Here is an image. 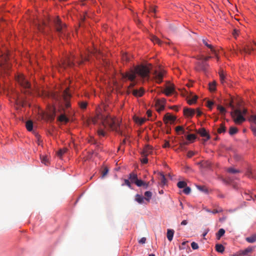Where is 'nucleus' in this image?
Segmentation results:
<instances>
[{
  "label": "nucleus",
  "instance_id": "obj_21",
  "mask_svg": "<svg viewBox=\"0 0 256 256\" xmlns=\"http://www.w3.org/2000/svg\"><path fill=\"white\" fill-rule=\"evenodd\" d=\"M151 148L149 146H146L142 152V156H147L151 152Z\"/></svg>",
  "mask_w": 256,
  "mask_h": 256
},
{
  "label": "nucleus",
  "instance_id": "obj_14",
  "mask_svg": "<svg viewBox=\"0 0 256 256\" xmlns=\"http://www.w3.org/2000/svg\"><path fill=\"white\" fill-rule=\"evenodd\" d=\"M176 119V118L175 116L170 114L168 113L166 114L164 117V121L166 124L168 122H174Z\"/></svg>",
  "mask_w": 256,
  "mask_h": 256
},
{
  "label": "nucleus",
  "instance_id": "obj_8",
  "mask_svg": "<svg viewBox=\"0 0 256 256\" xmlns=\"http://www.w3.org/2000/svg\"><path fill=\"white\" fill-rule=\"evenodd\" d=\"M198 60L199 61H198L196 64V70L198 71H202L206 72L209 66L208 64L200 58H198Z\"/></svg>",
  "mask_w": 256,
  "mask_h": 256
},
{
  "label": "nucleus",
  "instance_id": "obj_62",
  "mask_svg": "<svg viewBox=\"0 0 256 256\" xmlns=\"http://www.w3.org/2000/svg\"><path fill=\"white\" fill-rule=\"evenodd\" d=\"M146 238L144 237H143V238H141L140 240H139V243L143 244L146 243Z\"/></svg>",
  "mask_w": 256,
  "mask_h": 256
},
{
  "label": "nucleus",
  "instance_id": "obj_52",
  "mask_svg": "<svg viewBox=\"0 0 256 256\" xmlns=\"http://www.w3.org/2000/svg\"><path fill=\"white\" fill-rule=\"evenodd\" d=\"M124 182V184H122V186L126 185L130 188H131V182L128 180L125 179Z\"/></svg>",
  "mask_w": 256,
  "mask_h": 256
},
{
  "label": "nucleus",
  "instance_id": "obj_31",
  "mask_svg": "<svg viewBox=\"0 0 256 256\" xmlns=\"http://www.w3.org/2000/svg\"><path fill=\"white\" fill-rule=\"evenodd\" d=\"M224 233L225 230L223 228H220L216 234L217 239L220 240L224 235Z\"/></svg>",
  "mask_w": 256,
  "mask_h": 256
},
{
  "label": "nucleus",
  "instance_id": "obj_26",
  "mask_svg": "<svg viewBox=\"0 0 256 256\" xmlns=\"http://www.w3.org/2000/svg\"><path fill=\"white\" fill-rule=\"evenodd\" d=\"M217 108L220 111V114L222 115V117L224 118V116H225L226 113V108L224 107H223L220 105L218 106Z\"/></svg>",
  "mask_w": 256,
  "mask_h": 256
},
{
  "label": "nucleus",
  "instance_id": "obj_43",
  "mask_svg": "<svg viewBox=\"0 0 256 256\" xmlns=\"http://www.w3.org/2000/svg\"><path fill=\"white\" fill-rule=\"evenodd\" d=\"M196 138V136L194 134H190L187 136L186 139L189 141L194 140Z\"/></svg>",
  "mask_w": 256,
  "mask_h": 256
},
{
  "label": "nucleus",
  "instance_id": "obj_58",
  "mask_svg": "<svg viewBox=\"0 0 256 256\" xmlns=\"http://www.w3.org/2000/svg\"><path fill=\"white\" fill-rule=\"evenodd\" d=\"M220 78L221 82L222 83H224V78H225V76H224V74L222 72H220Z\"/></svg>",
  "mask_w": 256,
  "mask_h": 256
},
{
  "label": "nucleus",
  "instance_id": "obj_50",
  "mask_svg": "<svg viewBox=\"0 0 256 256\" xmlns=\"http://www.w3.org/2000/svg\"><path fill=\"white\" fill-rule=\"evenodd\" d=\"M184 192L186 194H188L191 192V188L190 187L186 186L183 190Z\"/></svg>",
  "mask_w": 256,
  "mask_h": 256
},
{
  "label": "nucleus",
  "instance_id": "obj_13",
  "mask_svg": "<svg viewBox=\"0 0 256 256\" xmlns=\"http://www.w3.org/2000/svg\"><path fill=\"white\" fill-rule=\"evenodd\" d=\"M195 112V110L192 108H184V114L186 116L192 117Z\"/></svg>",
  "mask_w": 256,
  "mask_h": 256
},
{
  "label": "nucleus",
  "instance_id": "obj_59",
  "mask_svg": "<svg viewBox=\"0 0 256 256\" xmlns=\"http://www.w3.org/2000/svg\"><path fill=\"white\" fill-rule=\"evenodd\" d=\"M143 158L141 160V162L142 164H146L148 162V159L147 158V156H142Z\"/></svg>",
  "mask_w": 256,
  "mask_h": 256
},
{
  "label": "nucleus",
  "instance_id": "obj_2",
  "mask_svg": "<svg viewBox=\"0 0 256 256\" xmlns=\"http://www.w3.org/2000/svg\"><path fill=\"white\" fill-rule=\"evenodd\" d=\"M150 68L147 66L140 65L136 66L134 72L122 74L123 78H128L132 82L136 78V74H138L142 79L148 80L150 78Z\"/></svg>",
  "mask_w": 256,
  "mask_h": 256
},
{
  "label": "nucleus",
  "instance_id": "obj_6",
  "mask_svg": "<svg viewBox=\"0 0 256 256\" xmlns=\"http://www.w3.org/2000/svg\"><path fill=\"white\" fill-rule=\"evenodd\" d=\"M54 24L56 30L60 36L66 34V26L62 24L60 19L57 17L54 20Z\"/></svg>",
  "mask_w": 256,
  "mask_h": 256
},
{
  "label": "nucleus",
  "instance_id": "obj_30",
  "mask_svg": "<svg viewBox=\"0 0 256 256\" xmlns=\"http://www.w3.org/2000/svg\"><path fill=\"white\" fill-rule=\"evenodd\" d=\"M26 126L28 130L30 132L33 128V123L31 120H28L26 122Z\"/></svg>",
  "mask_w": 256,
  "mask_h": 256
},
{
  "label": "nucleus",
  "instance_id": "obj_60",
  "mask_svg": "<svg viewBox=\"0 0 256 256\" xmlns=\"http://www.w3.org/2000/svg\"><path fill=\"white\" fill-rule=\"evenodd\" d=\"M194 152H193L192 151H189L188 152V154H187V156L188 158H191L193 156H194Z\"/></svg>",
  "mask_w": 256,
  "mask_h": 256
},
{
  "label": "nucleus",
  "instance_id": "obj_32",
  "mask_svg": "<svg viewBox=\"0 0 256 256\" xmlns=\"http://www.w3.org/2000/svg\"><path fill=\"white\" fill-rule=\"evenodd\" d=\"M144 199L148 201V202H150L152 196V192L150 191H146L144 192Z\"/></svg>",
  "mask_w": 256,
  "mask_h": 256
},
{
  "label": "nucleus",
  "instance_id": "obj_61",
  "mask_svg": "<svg viewBox=\"0 0 256 256\" xmlns=\"http://www.w3.org/2000/svg\"><path fill=\"white\" fill-rule=\"evenodd\" d=\"M238 34H239V30H236V29H234V30L232 34H233L234 36L236 37L238 35Z\"/></svg>",
  "mask_w": 256,
  "mask_h": 256
},
{
  "label": "nucleus",
  "instance_id": "obj_4",
  "mask_svg": "<svg viewBox=\"0 0 256 256\" xmlns=\"http://www.w3.org/2000/svg\"><path fill=\"white\" fill-rule=\"evenodd\" d=\"M247 113V110L244 108L242 111L240 109L234 110L230 112L232 116L234 118V121L236 124H240L246 120V118L243 115H246Z\"/></svg>",
  "mask_w": 256,
  "mask_h": 256
},
{
  "label": "nucleus",
  "instance_id": "obj_40",
  "mask_svg": "<svg viewBox=\"0 0 256 256\" xmlns=\"http://www.w3.org/2000/svg\"><path fill=\"white\" fill-rule=\"evenodd\" d=\"M248 120L250 122H254V124H256V115H250L248 118Z\"/></svg>",
  "mask_w": 256,
  "mask_h": 256
},
{
  "label": "nucleus",
  "instance_id": "obj_5",
  "mask_svg": "<svg viewBox=\"0 0 256 256\" xmlns=\"http://www.w3.org/2000/svg\"><path fill=\"white\" fill-rule=\"evenodd\" d=\"M16 80L20 86L25 89L26 90L24 92V93L30 94L32 92L30 84L25 78L23 74L18 76L16 78Z\"/></svg>",
  "mask_w": 256,
  "mask_h": 256
},
{
  "label": "nucleus",
  "instance_id": "obj_24",
  "mask_svg": "<svg viewBox=\"0 0 256 256\" xmlns=\"http://www.w3.org/2000/svg\"><path fill=\"white\" fill-rule=\"evenodd\" d=\"M246 240L249 243L254 242L256 241V234H254L251 236H250L246 238Z\"/></svg>",
  "mask_w": 256,
  "mask_h": 256
},
{
  "label": "nucleus",
  "instance_id": "obj_63",
  "mask_svg": "<svg viewBox=\"0 0 256 256\" xmlns=\"http://www.w3.org/2000/svg\"><path fill=\"white\" fill-rule=\"evenodd\" d=\"M93 54L96 56L97 57V58H98V54H101V52L100 50H95V51L94 52H93Z\"/></svg>",
  "mask_w": 256,
  "mask_h": 256
},
{
  "label": "nucleus",
  "instance_id": "obj_9",
  "mask_svg": "<svg viewBox=\"0 0 256 256\" xmlns=\"http://www.w3.org/2000/svg\"><path fill=\"white\" fill-rule=\"evenodd\" d=\"M166 103V100L164 98L161 99H157L156 100V110L158 112L163 110L165 107V104Z\"/></svg>",
  "mask_w": 256,
  "mask_h": 256
},
{
  "label": "nucleus",
  "instance_id": "obj_1",
  "mask_svg": "<svg viewBox=\"0 0 256 256\" xmlns=\"http://www.w3.org/2000/svg\"><path fill=\"white\" fill-rule=\"evenodd\" d=\"M96 119L100 120L104 126H108L112 130H115L122 135V132L120 130V122L118 120L114 119L110 116L105 115L100 112L97 114L96 118L92 120L94 124L96 122Z\"/></svg>",
  "mask_w": 256,
  "mask_h": 256
},
{
  "label": "nucleus",
  "instance_id": "obj_23",
  "mask_svg": "<svg viewBox=\"0 0 256 256\" xmlns=\"http://www.w3.org/2000/svg\"><path fill=\"white\" fill-rule=\"evenodd\" d=\"M150 39L154 44H157L159 45L161 44V41L156 36L152 35L150 36Z\"/></svg>",
  "mask_w": 256,
  "mask_h": 256
},
{
  "label": "nucleus",
  "instance_id": "obj_11",
  "mask_svg": "<svg viewBox=\"0 0 256 256\" xmlns=\"http://www.w3.org/2000/svg\"><path fill=\"white\" fill-rule=\"evenodd\" d=\"M153 74L154 76V78L156 82L160 84L162 82L164 74L162 72H158L156 70L154 72Z\"/></svg>",
  "mask_w": 256,
  "mask_h": 256
},
{
  "label": "nucleus",
  "instance_id": "obj_49",
  "mask_svg": "<svg viewBox=\"0 0 256 256\" xmlns=\"http://www.w3.org/2000/svg\"><path fill=\"white\" fill-rule=\"evenodd\" d=\"M209 89L210 91H214L216 90V84L214 82L209 84Z\"/></svg>",
  "mask_w": 256,
  "mask_h": 256
},
{
  "label": "nucleus",
  "instance_id": "obj_29",
  "mask_svg": "<svg viewBox=\"0 0 256 256\" xmlns=\"http://www.w3.org/2000/svg\"><path fill=\"white\" fill-rule=\"evenodd\" d=\"M216 250L219 252L222 253L224 252V248L221 244H216Z\"/></svg>",
  "mask_w": 256,
  "mask_h": 256
},
{
  "label": "nucleus",
  "instance_id": "obj_7",
  "mask_svg": "<svg viewBox=\"0 0 256 256\" xmlns=\"http://www.w3.org/2000/svg\"><path fill=\"white\" fill-rule=\"evenodd\" d=\"M8 58L7 55H2V58L0 60V75L3 72H5L6 70H8L10 68V64L7 63Z\"/></svg>",
  "mask_w": 256,
  "mask_h": 256
},
{
  "label": "nucleus",
  "instance_id": "obj_42",
  "mask_svg": "<svg viewBox=\"0 0 256 256\" xmlns=\"http://www.w3.org/2000/svg\"><path fill=\"white\" fill-rule=\"evenodd\" d=\"M66 148L60 149L57 152V154L59 157H61L66 152Z\"/></svg>",
  "mask_w": 256,
  "mask_h": 256
},
{
  "label": "nucleus",
  "instance_id": "obj_15",
  "mask_svg": "<svg viewBox=\"0 0 256 256\" xmlns=\"http://www.w3.org/2000/svg\"><path fill=\"white\" fill-rule=\"evenodd\" d=\"M198 132L201 136L206 138V140H208L210 138V134L207 132L204 128H202L198 130Z\"/></svg>",
  "mask_w": 256,
  "mask_h": 256
},
{
  "label": "nucleus",
  "instance_id": "obj_17",
  "mask_svg": "<svg viewBox=\"0 0 256 256\" xmlns=\"http://www.w3.org/2000/svg\"><path fill=\"white\" fill-rule=\"evenodd\" d=\"M254 250V248L252 247H248L245 250H241L239 252L240 255L248 256L249 254L251 253Z\"/></svg>",
  "mask_w": 256,
  "mask_h": 256
},
{
  "label": "nucleus",
  "instance_id": "obj_19",
  "mask_svg": "<svg viewBox=\"0 0 256 256\" xmlns=\"http://www.w3.org/2000/svg\"><path fill=\"white\" fill-rule=\"evenodd\" d=\"M132 93L135 96L140 97L144 94V90L142 88L140 90H133Z\"/></svg>",
  "mask_w": 256,
  "mask_h": 256
},
{
  "label": "nucleus",
  "instance_id": "obj_34",
  "mask_svg": "<svg viewBox=\"0 0 256 256\" xmlns=\"http://www.w3.org/2000/svg\"><path fill=\"white\" fill-rule=\"evenodd\" d=\"M58 120L61 122H65L66 123L68 122L69 120L68 118L64 114H61L58 117Z\"/></svg>",
  "mask_w": 256,
  "mask_h": 256
},
{
  "label": "nucleus",
  "instance_id": "obj_28",
  "mask_svg": "<svg viewBox=\"0 0 256 256\" xmlns=\"http://www.w3.org/2000/svg\"><path fill=\"white\" fill-rule=\"evenodd\" d=\"M134 120L136 123L139 124L140 125H142L145 122L146 119L145 118H139L138 117H134Z\"/></svg>",
  "mask_w": 256,
  "mask_h": 256
},
{
  "label": "nucleus",
  "instance_id": "obj_38",
  "mask_svg": "<svg viewBox=\"0 0 256 256\" xmlns=\"http://www.w3.org/2000/svg\"><path fill=\"white\" fill-rule=\"evenodd\" d=\"M176 131L180 134V132H181V134H184L185 133V130L184 129L182 126H178L176 128Z\"/></svg>",
  "mask_w": 256,
  "mask_h": 256
},
{
  "label": "nucleus",
  "instance_id": "obj_22",
  "mask_svg": "<svg viewBox=\"0 0 256 256\" xmlns=\"http://www.w3.org/2000/svg\"><path fill=\"white\" fill-rule=\"evenodd\" d=\"M128 178L131 182L135 183V182L138 180L137 174L133 172L130 173L129 174Z\"/></svg>",
  "mask_w": 256,
  "mask_h": 256
},
{
  "label": "nucleus",
  "instance_id": "obj_20",
  "mask_svg": "<svg viewBox=\"0 0 256 256\" xmlns=\"http://www.w3.org/2000/svg\"><path fill=\"white\" fill-rule=\"evenodd\" d=\"M174 233V230L168 229L167 233H166V236H167L168 240L170 242H171L172 240Z\"/></svg>",
  "mask_w": 256,
  "mask_h": 256
},
{
  "label": "nucleus",
  "instance_id": "obj_53",
  "mask_svg": "<svg viewBox=\"0 0 256 256\" xmlns=\"http://www.w3.org/2000/svg\"><path fill=\"white\" fill-rule=\"evenodd\" d=\"M191 246L193 250H197L198 248V246L197 243L192 242L191 244Z\"/></svg>",
  "mask_w": 256,
  "mask_h": 256
},
{
  "label": "nucleus",
  "instance_id": "obj_12",
  "mask_svg": "<svg viewBox=\"0 0 256 256\" xmlns=\"http://www.w3.org/2000/svg\"><path fill=\"white\" fill-rule=\"evenodd\" d=\"M63 97L65 102V106L66 108H68L70 106V104L68 102V100L70 97V94L68 93V90L64 91Z\"/></svg>",
  "mask_w": 256,
  "mask_h": 256
},
{
  "label": "nucleus",
  "instance_id": "obj_16",
  "mask_svg": "<svg viewBox=\"0 0 256 256\" xmlns=\"http://www.w3.org/2000/svg\"><path fill=\"white\" fill-rule=\"evenodd\" d=\"M256 44H254V46H244L242 50L244 53L250 54L254 50L255 48L254 47H256Z\"/></svg>",
  "mask_w": 256,
  "mask_h": 256
},
{
  "label": "nucleus",
  "instance_id": "obj_55",
  "mask_svg": "<svg viewBox=\"0 0 256 256\" xmlns=\"http://www.w3.org/2000/svg\"><path fill=\"white\" fill-rule=\"evenodd\" d=\"M243 197L244 198L248 200H250L252 198V196H251L249 195L246 193L244 194Z\"/></svg>",
  "mask_w": 256,
  "mask_h": 256
},
{
  "label": "nucleus",
  "instance_id": "obj_54",
  "mask_svg": "<svg viewBox=\"0 0 256 256\" xmlns=\"http://www.w3.org/2000/svg\"><path fill=\"white\" fill-rule=\"evenodd\" d=\"M228 106L230 107L232 110V111H234V110H236L234 108V100H231V101L228 104Z\"/></svg>",
  "mask_w": 256,
  "mask_h": 256
},
{
  "label": "nucleus",
  "instance_id": "obj_57",
  "mask_svg": "<svg viewBox=\"0 0 256 256\" xmlns=\"http://www.w3.org/2000/svg\"><path fill=\"white\" fill-rule=\"evenodd\" d=\"M98 134L100 136H105V132L102 129H99L98 130Z\"/></svg>",
  "mask_w": 256,
  "mask_h": 256
},
{
  "label": "nucleus",
  "instance_id": "obj_47",
  "mask_svg": "<svg viewBox=\"0 0 256 256\" xmlns=\"http://www.w3.org/2000/svg\"><path fill=\"white\" fill-rule=\"evenodd\" d=\"M122 61L128 62L130 60V58L127 54H123L122 56Z\"/></svg>",
  "mask_w": 256,
  "mask_h": 256
},
{
  "label": "nucleus",
  "instance_id": "obj_44",
  "mask_svg": "<svg viewBox=\"0 0 256 256\" xmlns=\"http://www.w3.org/2000/svg\"><path fill=\"white\" fill-rule=\"evenodd\" d=\"M198 98L197 96H193L191 99H190L188 100V103L189 104H193L195 103L196 101V100Z\"/></svg>",
  "mask_w": 256,
  "mask_h": 256
},
{
  "label": "nucleus",
  "instance_id": "obj_51",
  "mask_svg": "<svg viewBox=\"0 0 256 256\" xmlns=\"http://www.w3.org/2000/svg\"><path fill=\"white\" fill-rule=\"evenodd\" d=\"M45 25H46L45 22H42V25H40V24H39L38 26V30L42 32H44V33L45 32L44 30V26H45Z\"/></svg>",
  "mask_w": 256,
  "mask_h": 256
},
{
  "label": "nucleus",
  "instance_id": "obj_41",
  "mask_svg": "<svg viewBox=\"0 0 256 256\" xmlns=\"http://www.w3.org/2000/svg\"><path fill=\"white\" fill-rule=\"evenodd\" d=\"M78 104L82 109H85L87 106L88 103L86 102L82 101L79 102Z\"/></svg>",
  "mask_w": 256,
  "mask_h": 256
},
{
  "label": "nucleus",
  "instance_id": "obj_10",
  "mask_svg": "<svg viewBox=\"0 0 256 256\" xmlns=\"http://www.w3.org/2000/svg\"><path fill=\"white\" fill-rule=\"evenodd\" d=\"M174 86L172 84L168 82L163 92L166 96H169L174 92Z\"/></svg>",
  "mask_w": 256,
  "mask_h": 256
},
{
  "label": "nucleus",
  "instance_id": "obj_3",
  "mask_svg": "<svg viewBox=\"0 0 256 256\" xmlns=\"http://www.w3.org/2000/svg\"><path fill=\"white\" fill-rule=\"evenodd\" d=\"M76 60L74 56H72L71 58H68L66 60L61 62L59 63V66L60 68H66L67 67H72L74 66V60ZM88 56H83L82 55L80 56L79 58H76V62L78 65L80 66L82 64L84 61H88Z\"/></svg>",
  "mask_w": 256,
  "mask_h": 256
},
{
  "label": "nucleus",
  "instance_id": "obj_37",
  "mask_svg": "<svg viewBox=\"0 0 256 256\" xmlns=\"http://www.w3.org/2000/svg\"><path fill=\"white\" fill-rule=\"evenodd\" d=\"M186 185V183L184 181L178 182L177 184V186L180 188H184Z\"/></svg>",
  "mask_w": 256,
  "mask_h": 256
},
{
  "label": "nucleus",
  "instance_id": "obj_33",
  "mask_svg": "<svg viewBox=\"0 0 256 256\" xmlns=\"http://www.w3.org/2000/svg\"><path fill=\"white\" fill-rule=\"evenodd\" d=\"M226 131V128L224 126V124L222 123L220 124V128L218 129V134H221L222 132H225Z\"/></svg>",
  "mask_w": 256,
  "mask_h": 256
},
{
  "label": "nucleus",
  "instance_id": "obj_25",
  "mask_svg": "<svg viewBox=\"0 0 256 256\" xmlns=\"http://www.w3.org/2000/svg\"><path fill=\"white\" fill-rule=\"evenodd\" d=\"M144 198L141 195L137 194L136 196L135 200L139 204H142L144 202Z\"/></svg>",
  "mask_w": 256,
  "mask_h": 256
},
{
  "label": "nucleus",
  "instance_id": "obj_64",
  "mask_svg": "<svg viewBox=\"0 0 256 256\" xmlns=\"http://www.w3.org/2000/svg\"><path fill=\"white\" fill-rule=\"evenodd\" d=\"M211 58V56H208L204 58L201 57L200 58L202 59L203 60H204L206 62L208 60Z\"/></svg>",
  "mask_w": 256,
  "mask_h": 256
},
{
  "label": "nucleus",
  "instance_id": "obj_46",
  "mask_svg": "<svg viewBox=\"0 0 256 256\" xmlns=\"http://www.w3.org/2000/svg\"><path fill=\"white\" fill-rule=\"evenodd\" d=\"M42 162L45 165H48V157L46 156H43L41 158Z\"/></svg>",
  "mask_w": 256,
  "mask_h": 256
},
{
  "label": "nucleus",
  "instance_id": "obj_18",
  "mask_svg": "<svg viewBox=\"0 0 256 256\" xmlns=\"http://www.w3.org/2000/svg\"><path fill=\"white\" fill-rule=\"evenodd\" d=\"M202 42L208 48H209L210 49L211 51L214 54L217 60H218V57L215 50L214 49L212 46L210 44H208L206 40V39L202 40Z\"/></svg>",
  "mask_w": 256,
  "mask_h": 256
},
{
  "label": "nucleus",
  "instance_id": "obj_39",
  "mask_svg": "<svg viewBox=\"0 0 256 256\" xmlns=\"http://www.w3.org/2000/svg\"><path fill=\"white\" fill-rule=\"evenodd\" d=\"M227 172L231 174H236L240 172V170L236 169H235L233 168H229L227 169Z\"/></svg>",
  "mask_w": 256,
  "mask_h": 256
},
{
  "label": "nucleus",
  "instance_id": "obj_35",
  "mask_svg": "<svg viewBox=\"0 0 256 256\" xmlns=\"http://www.w3.org/2000/svg\"><path fill=\"white\" fill-rule=\"evenodd\" d=\"M196 187L198 190L202 192H204L206 194H207L208 192V188H206V186H198Z\"/></svg>",
  "mask_w": 256,
  "mask_h": 256
},
{
  "label": "nucleus",
  "instance_id": "obj_48",
  "mask_svg": "<svg viewBox=\"0 0 256 256\" xmlns=\"http://www.w3.org/2000/svg\"><path fill=\"white\" fill-rule=\"evenodd\" d=\"M138 186H142L144 184V182L140 180H137L134 183Z\"/></svg>",
  "mask_w": 256,
  "mask_h": 256
},
{
  "label": "nucleus",
  "instance_id": "obj_27",
  "mask_svg": "<svg viewBox=\"0 0 256 256\" xmlns=\"http://www.w3.org/2000/svg\"><path fill=\"white\" fill-rule=\"evenodd\" d=\"M160 181V184L162 185H165L166 184L167 180L164 174L162 173L160 174V178H159Z\"/></svg>",
  "mask_w": 256,
  "mask_h": 256
},
{
  "label": "nucleus",
  "instance_id": "obj_56",
  "mask_svg": "<svg viewBox=\"0 0 256 256\" xmlns=\"http://www.w3.org/2000/svg\"><path fill=\"white\" fill-rule=\"evenodd\" d=\"M214 105V102H212V101H210V100H208L207 102V106L210 108V109H212V106Z\"/></svg>",
  "mask_w": 256,
  "mask_h": 256
},
{
  "label": "nucleus",
  "instance_id": "obj_45",
  "mask_svg": "<svg viewBox=\"0 0 256 256\" xmlns=\"http://www.w3.org/2000/svg\"><path fill=\"white\" fill-rule=\"evenodd\" d=\"M108 172V169L107 167H104L103 170L102 172V178H104Z\"/></svg>",
  "mask_w": 256,
  "mask_h": 256
},
{
  "label": "nucleus",
  "instance_id": "obj_36",
  "mask_svg": "<svg viewBox=\"0 0 256 256\" xmlns=\"http://www.w3.org/2000/svg\"><path fill=\"white\" fill-rule=\"evenodd\" d=\"M238 130L236 127H230L229 130V134L230 135H234L237 133Z\"/></svg>",
  "mask_w": 256,
  "mask_h": 256
}]
</instances>
